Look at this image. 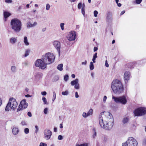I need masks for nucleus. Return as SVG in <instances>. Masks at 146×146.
<instances>
[{
  "instance_id": "f257e3e1",
  "label": "nucleus",
  "mask_w": 146,
  "mask_h": 146,
  "mask_svg": "<svg viewBox=\"0 0 146 146\" xmlns=\"http://www.w3.org/2000/svg\"><path fill=\"white\" fill-rule=\"evenodd\" d=\"M104 112L100 113L99 116V122L101 127L107 130H110L113 125V119L112 115L108 113V116L105 117Z\"/></svg>"
},
{
  "instance_id": "f03ea898",
  "label": "nucleus",
  "mask_w": 146,
  "mask_h": 146,
  "mask_svg": "<svg viewBox=\"0 0 146 146\" xmlns=\"http://www.w3.org/2000/svg\"><path fill=\"white\" fill-rule=\"evenodd\" d=\"M10 25L12 29L16 33H19L21 30L22 23L19 19L15 18L11 20Z\"/></svg>"
},
{
  "instance_id": "7ed1b4c3",
  "label": "nucleus",
  "mask_w": 146,
  "mask_h": 146,
  "mask_svg": "<svg viewBox=\"0 0 146 146\" xmlns=\"http://www.w3.org/2000/svg\"><path fill=\"white\" fill-rule=\"evenodd\" d=\"M111 88L113 91H123V90L121 82L117 79L113 80L111 83Z\"/></svg>"
},
{
  "instance_id": "20e7f679",
  "label": "nucleus",
  "mask_w": 146,
  "mask_h": 146,
  "mask_svg": "<svg viewBox=\"0 0 146 146\" xmlns=\"http://www.w3.org/2000/svg\"><path fill=\"white\" fill-rule=\"evenodd\" d=\"M55 58V56L51 52L46 53L42 56V59L47 64H50L53 63Z\"/></svg>"
},
{
  "instance_id": "39448f33",
  "label": "nucleus",
  "mask_w": 146,
  "mask_h": 146,
  "mask_svg": "<svg viewBox=\"0 0 146 146\" xmlns=\"http://www.w3.org/2000/svg\"><path fill=\"white\" fill-rule=\"evenodd\" d=\"M17 103L15 99L14 98H10L6 107L5 110L6 111H9L10 109L14 110L17 107Z\"/></svg>"
},
{
  "instance_id": "423d86ee",
  "label": "nucleus",
  "mask_w": 146,
  "mask_h": 146,
  "mask_svg": "<svg viewBox=\"0 0 146 146\" xmlns=\"http://www.w3.org/2000/svg\"><path fill=\"white\" fill-rule=\"evenodd\" d=\"M137 142L135 139L130 137L126 142L122 144V146H137Z\"/></svg>"
},
{
  "instance_id": "0eeeda50",
  "label": "nucleus",
  "mask_w": 146,
  "mask_h": 146,
  "mask_svg": "<svg viewBox=\"0 0 146 146\" xmlns=\"http://www.w3.org/2000/svg\"><path fill=\"white\" fill-rule=\"evenodd\" d=\"M135 116H140L146 114V108L141 107L135 110L134 111Z\"/></svg>"
},
{
  "instance_id": "6e6552de",
  "label": "nucleus",
  "mask_w": 146,
  "mask_h": 146,
  "mask_svg": "<svg viewBox=\"0 0 146 146\" xmlns=\"http://www.w3.org/2000/svg\"><path fill=\"white\" fill-rule=\"evenodd\" d=\"M35 64L36 66L42 69L46 68L47 65L42 59H37L35 62Z\"/></svg>"
},
{
  "instance_id": "1a4fd4ad",
  "label": "nucleus",
  "mask_w": 146,
  "mask_h": 146,
  "mask_svg": "<svg viewBox=\"0 0 146 146\" xmlns=\"http://www.w3.org/2000/svg\"><path fill=\"white\" fill-rule=\"evenodd\" d=\"M112 98L114 99V101L116 103H120L122 104H125L127 102L126 98L124 96L119 97L113 96Z\"/></svg>"
},
{
  "instance_id": "9d476101",
  "label": "nucleus",
  "mask_w": 146,
  "mask_h": 146,
  "mask_svg": "<svg viewBox=\"0 0 146 146\" xmlns=\"http://www.w3.org/2000/svg\"><path fill=\"white\" fill-rule=\"evenodd\" d=\"M76 32L74 31H71L69 32L67 36V39L70 41L75 40L76 38Z\"/></svg>"
},
{
  "instance_id": "9b49d317",
  "label": "nucleus",
  "mask_w": 146,
  "mask_h": 146,
  "mask_svg": "<svg viewBox=\"0 0 146 146\" xmlns=\"http://www.w3.org/2000/svg\"><path fill=\"white\" fill-rule=\"evenodd\" d=\"M44 137L46 140L49 139L52 135V132L48 129H46L44 131Z\"/></svg>"
},
{
  "instance_id": "f8f14e48",
  "label": "nucleus",
  "mask_w": 146,
  "mask_h": 146,
  "mask_svg": "<svg viewBox=\"0 0 146 146\" xmlns=\"http://www.w3.org/2000/svg\"><path fill=\"white\" fill-rule=\"evenodd\" d=\"M53 45L54 47L57 50L59 56H60V42L58 41H55L53 42Z\"/></svg>"
},
{
  "instance_id": "ddd939ff",
  "label": "nucleus",
  "mask_w": 146,
  "mask_h": 146,
  "mask_svg": "<svg viewBox=\"0 0 146 146\" xmlns=\"http://www.w3.org/2000/svg\"><path fill=\"white\" fill-rule=\"evenodd\" d=\"M131 77L130 72L126 71L124 74V79L125 84H127Z\"/></svg>"
},
{
  "instance_id": "4468645a",
  "label": "nucleus",
  "mask_w": 146,
  "mask_h": 146,
  "mask_svg": "<svg viewBox=\"0 0 146 146\" xmlns=\"http://www.w3.org/2000/svg\"><path fill=\"white\" fill-rule=\"evenodd\" d=\"M78 81V79H76L70 82V84L72 86H74L75 89H78L79 88Z\"/></svg>"
},
{
  "instance_id": "2eb2a0df",
  "label": "nucleus",
  "mask_w": 146,
  "mask_h": 146,
  "mask_svg": "<svg viewBox=\"0 0 146 146\" xmlns=\"http://www.w3.org/2000/svg\"><path fill=\"white\" fill-rule=\"evenodd\" d=\"M113 20V16L111 12H108L106 15V21L110 23L112 22Z\"/></svg>"
},
{
  "instance_id": "dca6fc26",
  "label": "nucleus",
  "mask_w": 146,
  "mask_h": 146,
  "mask_svg": "<svg viewBox=\"0 0 146 146\" xmlns=\"http://www.w3.org/2000/svg\"><path fill=\"white\" fill-rule=\"evenodd\" d=\"M93 110L92 109H90L87 113L84 112L82 113V116L83 117L86 118L88 116L92 115L93 114Z\"/></svg>"
},
{
  "instance_id": "f3484780",
  "label": "nucleus",
  "mask_w": 146,
  "mask_h": 146,
  "mask_svg": "<svg viewBox=\"0 0 146 146\" xmlns=\"http://www.w3.org/2000/svg\"><path fill=\"white\" fill-rule=\"evenodd\" d=\"M34 76L36 81H38L41 78L42 76V74L41 73H40L39 72H37L34 74Z\"/></svg>"
},
{
  "instance_id": "a211bd4d",
  "label": "nucleus",
  "mask_w": 146,
  "mask_h": 146,
  "mask_svg": "<svg viewBox=\"0 0 146 146\" xmlns=\"http://www.w3.org/2000/svg\"><path fill=\"white\" fill-rule=\"evenodd\" d=\"M22 108H24V109L26 108L28 106V104L26 102L25 100H23L21 101L20 105Z\"/></svg>"
},
{
  "instance_id": "6ab92c4d",
  "label": "nucleus",
  "mask_w": 146,
  "mask_h": 146,
  "mask_svg": "<svg viewBox=\"0 0 146 146\" xmlns=\"http://www.w3.org/2000/svg\"><path fill=\"white\" fill-rule=\"evenodd\" d=\"M37 24L36 22H35L33 24L31 23L30 22H28L27 24V28H29L35 26Z\"/></svg>"
},
{
  "instance_id": "aec40b11",
  "label": "nucleus",
  "mask_w": 146,
  "mask_h": 146,
  "mask_svg": "<svg viewBox=\"0 0 146 146\" xmlns=\"http://www.w3.org/2000/svg\"><path fill=\"white\" fill-rule=\"evenodd\" d=\"M17 37H12L9 40L10 42L12 44H15L17 42Z\"/></svg>"
},
{
  "instance_id": "412c9836",
  "label": "nucleus",
  "mask_w": 146,
  "mask_h": 146,
  "mask_svg": "<svg viewBox=\"0 0 146 146\" xmlns=\"http://www.w3.org/2000/svg\"><path fill=\"white\" fill-rule=\"evenodd\" d=\"M12 132L14 135H16L17 134L19 133V129L17 127H14L12 129Z\"/></svg>"
},
{
  "instance_id": "4be33fe9",
  "label": "nucleus",
  "mask_w": 146,
  "mask_h": 146,
  "mask_svg": "<svg viewBox=\"0 0 146 146\" xmlns=\"http://www.w3.org/2000/svg\"><path fill=\"white\" fill-rule=\"evenodd\" d=\"M11 15V14L8 12L5 11L3 13V16L5 19V21H6V19Z\"/></svg>"
},
{
  "instance_id": "5701e85b",
  "label": "nucleus",
  "mask_w": 146,
  "mask_h": 146,
  "mask_svg": "<svg viewBox=\"0 0 146 146\" xmlns=\"http://www.w3.org/2000/svg\"><path fill=\"white\" fill-rule=\"evenodd\" d=\"M24 42L26 46H28L29 44V43L28 41L27 37L26 36H24Z\"/></svg>"
},
{
  "instance_id": "b1692460",
  "label": "nucleus",
  "mask_w": 146,
  "mask_h": 146,
  "mask_svg": "<svg viewBox=\"0 0 146 146\" xmlns=\"http://www.w3.org/2000/svg\"><path fill=\"white\" fill-rule=\"evenodd\" d=\"M97 54V53H95L93 56L92 60L93 61V62L94 63H95L96 62V59L98 57Z\"/></svg>"
},
{
  "instance_id": "393cba45",
  "label": "nucleus",
  "mask_w": 146,
  "mask_h": 146,
  "mask_svg": "<svg viewBox=\"0 0 146 146\" xmlns=\"http://www.w3.org/2000/svg\"><path fill=\"white\" fill-rule=\"evenodd\" d=\"M12 72L13 73H15L17 71L16 67L15 66H12L11 67V69Z\"/></svg>"
},
{
  "instance_id": "a878e982",
  "label": "nucleus",
  "mask_w": 146,
  "mask_h": 146,
  "mask_svg": "<svg viewBox=\"0 0 146 146\" xmlns=\"http://www.w3.org/2000/svg\"><path fill=\"white\" fill-rule=\"evenodd\" d=\"M63 64H60L58 65L57 68L58 70L61 71L63 70Z\"/></svg>"
},
{
  "instance_id": "bb28decb",
  "label": "nucleus",
  "mask_w": 146,
  "mask_h": 146,
  "mask_svg": "<svg viewBox=\"0 0 146 146\" xmlns=\"http://www.w3.org/2000/svg\"><path fill=\"white\" fill-rule=\"evenodd\" d=\"M30 52L29 49H28L26 50L25 52V54L24 56V57H26L29 55V53Z\"/></svg>"
},
{
  "instance_id": "cd10ccee",
  "label": "nucleus",
  "mask_w": 146,
  "mask_h": 146,
  "mask_svg": "<svg viewBox=\"0 0 146 146\" xmlns=\"http://www.w3.org/2000/svg\"><path fill=\"white\" fill-rule=\"evenodd\" d=\"M93 62H91L90 64V69L91 70H92L94 68V66L93 64Z\"/></svg>"
},
{
  "instance_id": "c85d7f7f",
  "label": "nucleus",
  "mask_w": 146,
  "mask_h": 146,
  "mask_svg": "<svg viewBox=\"0 0 146 146\" xmlns=\"http://www.w3.org/2000/svg\"><path fill=\"white\" fill-rule=\"evenodd\" d=\"M129 121V118L127 117H124L122 121L123 123L125 124L128 122Z\"/></svg>"
},
{
  "instance_id": "c756f323",
  "label": "nucleus",
  "mask_w": 146,
  "mask_h": 146,
  "mask_svg": "<svg viewBox=\"0 0 146 146\" xmlns=\"http://www.w3.org/2000/svg\"><path fill=\"white\" fill-rule=\"evenodd\" d=\"M142 1V0H135L134 1L133 3L137 4H139L141 3Z\"/></svg>"
},
{
  "instance_id": "7c9ffc66",
  "label": "nucleus",
  "mask_w": 146,
  "mask_h": 146,
  "mask_svg": "<svg viewBox=\"0 0 146 146\" xmlns=\"http://www.w3.org/2000/svg\"><path fill=\"white\" fill-rule=\"evenodd\" d=\"M88 144L87 143H84L80 145L78 144H76V146H88Z\"/></svg>"
},
{
  "instance_id": "2f4dec72",
  "label": "nucleus",
  "mask_w": 146,
  "mask_h": 146,
  "mask_svg": "<svg viewBox=\"0 0 146 146\" xmlns=\"http://www.w3.org/2000/svg\"><path fill=\"white\" fill-rule=\"evenodd\" d=\"M68 77L69 76L68 74L65 75L64 76V80L66 82L67 81L68 79Z\"/></svg>"
},
{
  "instance_id": "473e14b6",
  "label": "nucleus",
  "mask_w": 146,
  "mask_h": 146,
  "mask_svg": "<svg viewBox=\"0 0 146 146\" xmlns=\"http://www.w3.org/2000/svg\"><path fill=\"white\" fill-rule=\"evenodd\" d=\"M64 23H61L60 24V26L62 31H63L64 30Z\"/></svg>"
},
{
  "instance_id": "72a5a7b5",
  "label": "nucleus",
  "mask_w": 146,
  "mask_h": 146,
  "mask_svg": "<svg viewBox=\"0 0 146 146\" xmlns=\"http://www.w3.org/2000/svg\"><path fill=\"white\" fill-rule=\"evenodd\" d=\"M50 7V5L48 3H47L46 5V10H48Z\"/></svg>"
},
{
  "instance_id": "f704fd0d",
  "label": "nucleus",
  "mask_w": 146,
  "mask_h": 146,
  "mask_svg": "<svg viewBox=\"0 0 146 146\" xmlns=\"http://www.w3.org/2000/svg\"><path fill=\"white\" fill-rule=\"evenodd\" d=\"M29 129L28 128H25L24 129V132L25 134H27L29 132Z\"/></svg>"
},
{
  "instance_id": "c9c22d12",
  "label": "nucleus",
  "mask_w": 146,
  "mask_h": 146,
  "mask_svg": "<svg viewBox=\"0 0 146 146\" xmlns=\"http://www.w3.org/2000/svg\"><path fill=\"white\" fill-rule=\"evenodd\" d=\"M93 130L94 133V134L93 135V137L94 138L96 135V132L95 129H93Z\"/></svg>"
},
{
  "instance_id": "e433bc0d",
  "label": "nucleus",
  "mask_w": 146,
  "mask_h": 146,
  "mask_svg": "<svg viewBox=\"0 0 146 146\" xmlns=\"http://www.w3.org/2000/svg\"><path fill=\"white\" fill-rule=\"evenodd\" d=\"M42 100L43 101L44 104H47V102L46 98L44 97H43L42 98Z\"/></svg>"
},
{
  "instance_id": "4c0bfd02",
  "label": "nucleus",
  "mask_w": 146,
  "mask_h": 146,
  "mask_svg": "<svg viewBox=\"0 0 146 146\" xmlns=\"http://www.w3.org/2000/svg\"><path fill=\"white\" fill-rule=\"evenodd\" d=\"M35 128L36 129L35 131V133L36 134L38 131L39 128H38V126L36 125L35 126Z\"/></svg>"
},
{
  "instance_id": "58836bf2",
  "label": "nucleus",
  "mask_w": 146,
  "mask_h": 146,
  "mask_svg": "<svg viewBox=\"0 0 146 146\" xmlns=\"http://www.w3.org/2000/svg\"><path fill=\"white\" fill-rule=\"evenodd\" d=\"M22 109H24V108H22V107L20 106V105H19V107L17 109V112H19V111H20L21 110H22Z\"/></svg>"
},
{
  "instance_id": "ea45409f",
  "label": "nucleus",
  "mask_w": 146,
  "mask_h": 146,
  "mask_svg": "<svg viewBox=\"0 0 146 146\" xmlns=\"http://www.w3.org/2000/svg\"><path fill=\"white\" fill-rule=\"evenodd\" d=\"M94 16L95 17H96L97 16V15L98 14V12L97 11L95 10L94 12Z\"/></svg>"
},
{
  "instance_id": "a19ab883",
  "label": "nucleus",
  "mask_w": 146,
  "mask_h": 146,
  "mask_svg": "<svg viewBox=\"0 0 146 146\" xmlns=\"http://www.w3.org/2000/svg\"><path fill=\"white\" fill-rule=\"evenodd\" d=\"M56 98V93H55L54 92H53V98L52 99V101L53 102H54L55 100V99Z\"/></svg>"
},
{
  "instance_id": "79ce46f5",
  "label": "nucleus",
  "mask_w": 146,
  "mask_h": 146,
  "mask_svg": "<svg viewBox=\"0 0 146 146\" xmlns=\"http://www.w3.org/2000/svg\"><path fill=\"white\" fill-rule=\"evenodd\" d=\"M82 6V4L81 3H79L78 5V9H80L81 8Z\"/></svg>"
},
{
  "instance_id": "37998d69",
  "label": "nucleus",
  "mask_w": 146,
  "mask_h": 146,
  "mask_svg": "<svg viewBox=\"0 0 146 146\" xmlns=\"http://www.w3.org/2000/svg\"><path fill=\"white\" fill-rule=\"evenodd\" d=\"M62 94L63 95H67L68 94V92H62Z\"/></svg>"
},
{
  "instance_id": "c03bdc74",
  "label": "nucleus",
  "mask_w": 146,
  "mask_h": 146,
  "mask_svg": "<svg viewBox=\"0 0 146 146\" xmlns=\"http://www.w3.org/2000/svg\"><path fill=\"white\" fill-rule=\"evenodd\" d=\"M87 61L86 60H85L84 62H82L81 63L82 65H86L87 64Z\"/></svg>"
},
{
  "instance_id": "a18cd8bd",
  "label": "nucleus",
  "mask_w": 146,
  "mask_h": 146,
  "mask_svg": "<svg viewBox=\"0 0 146 146\" xmlns=\"http://www.w3.org/2000/svg\"><path fill=\"white\" fill-rule=\"evenodd\" d=\"M58 140H61L63 139V137L61 135H59L58 136Z\"/></svg>"
},
{
  "instance_id": "49530a36",
  "label": "nucleus",
  "mask_w": 146,
  "mask_h": 146,
  "mask_svg": "<svg viewBox=\"0 0 146 146\" xmlns=\"http://www.w3.org/2000/svg\"><path fill=\"white\" fill-rule=\"evenodd\" d=\"M48 109L47 108H45L44 109V113L45 114H47V113Z\"/></svg>"
},
{
  "instance_id": "de8ad7c7",
  "label": "nucleus",
  "mask_w": 146,
  "mask_h": 146,
  "mask_svg": "<svg viewBox=\"0 0 146 146\" xmlns=\"http://www.w3.org/2000/svg\"><path fill=\"white\" fill-rule=\"evenodd\" d=\"M105 66L107 67H108L109 66V65L108 63V61L107 60H106L105 61Z\"/></svg>"
},
{
  "instance_id": "09e8293b",
  "label": "nucleus",
  "mask_w": 146,
  "mask_h": 146,
  "mask_svg": "<svg viewBox=\"0 0 146 146\" xmlns=\"http://www.w3.org/2000/svg\"><path fill=\"white\" fill-rule=\"evenodd\" d=\"M5 2L8 3H11L12 2V0H5Z\"/></svg>"
},
{
  "instance_id": "8fccbe9b",
  "label": "nucleus",
  "mask_w": 146,
  "mask_h": 146,
  "mask_svg": "<svg viewBox=\"0 0 146 146\" xmlns=\"http://www.w3.org/2000/svg\"><path fill=\"white\" fill-rule=\"evenodd\" d=\"M75 96L76 98H78L79 97V96L77 92H76L75 93Z\"/></svg>"
},
{
  "instance_id": "3c124183",
  "label": "nucleus",
  "mask_w": 146,
  "mask_h": 146,
  "mask_svg": "<svg viewBox=\"0 0 146 146\" xmlns=\"http://www.w3.org/2000/svg\"><path fill=\"white\" fill-rule=\"evenodd\" d=\"M21 123L22 124V125H27L25 121H22L21 122Z\"/></svg>"
},
{
  "instance_id": "603ef678",
  "label": "nucleus",
  "mask_w": 146,
  "mask_h": 146,
  "mask_svg": "<svg viewBox=\"0 0 146 146\" xmlns=\"http://www.w3.org/2000/svg\"><path fill=\"white\" fill-rule=\"evenodd\" d=\"M107 99V97L106 96H104L103 98V102H105Z\"/></svg>"
},
{
  "instance_id": "864d4df0",
  "label": "nucleus",
  "mask_w": 146,
  "mask_h": 146,
  "mask_svg": "<svg viewBox=\"0 0 146 146\" xmlns=\"http://www.w3.org/2000/svg\"><path fill=\"white\" fill-rule=\"evenodd\" d=\"M132 126V127L133 128V129H135L136 127L135 124H133Z\"/></svg>"
},
{
  "instance_id": "5fc2aeb1",
  "label": "nucleus",
  "mask_w": 146,
  "mask_h": 146,
  "mask_svg": "<svg viewBox=\"0 0 146 146\" xmlns=\"http://www.w3.org/2000/svg\"><path fill=\"white\" fill-rule=\"evenodd\" d=\"M98 49V48L96 47H94V52H96V51H97Z\"/></svg>"
},
{
  "instance_id": "6e6d98bb",
  "label": "nucleus",
  "mask_w": 146,
  "mask_h": 146,
  "mask_svg": "<svg viewBox=\"0 0 146 146\" xmlns=\"http://www.w3.org/2000/svg\"><path fill=\"white\" fill-rule=\"evenodd\" d=\"M46 94V92H41V94L43 96H45Z\"/></svg>"
},
{
  "instance_id": "4d7b16f0",
  "label": "nucleus",
  "mask_w": 146,
  "mask_h": 146,
  "mask_svg": "<svg viewBox=\"0 0 146 146\" xmlns=\"http://www.w3.org/2000/svg\"><path fill=\"white\" fill-rule=\"evenodd\" d=\"M27 115L29 117H31L32 116L31 113L30 112H28L27 113Z\"/></svg>"
},
{
  "instance_id": "13d9d810",
  "label": "nucleus",
  "mask_w": 146,
  "mask_h": 146,
  "mask_svg": "<svg viewBox=\"0 0 146 146\" xmlns=\"http://www.w3.org/2000/svg\"><path fill=\"white\" fill-rule=\"evenodd\" d=\"M39 146H44V143L41 142L40 143Z\"/></svg>"
},
{
  "instance_id": "bf43d9fd",
  "label": "nucleus",
  "mask_w": 146,
  "mask_h": 146,
  "mask_svg": "<svg viewBox=\"0 0 146 146\" xmlns=\"http://www.w3.org/2000/svg\"><path fill=\"white\" fill-rule=\"evenodd\" d=\"M125 11H122L120 13V15H123L125 13Z\"/></svg>"
},
{
  "instance_id": "052dcab7",
  "label": "nucleus",
  "mask_w": 146,
  "mask_h": 146,
  "mask_svg": "<svg viewBox=\"0 0 146 146\" xmlns=\"http://www.w3.org/2000/svg\"><path fill=\"white\" fill-rule=\"evenodd\" d=\"M82 13L84 16L85 15V11H81Z\"/></svg>"
},
{
  "instance_id": "680f3d73",
  "label": "nucleus",
  "mask_w": 146,
  "mask_h": 146,
  "mask_svg": "<svg viewBox=\"0 0 146 146\" xmlns=\"http://www.w3.org/2000/svg\"><path fill=\"white\" fill-rule=\"evenodd\" d=\"M31 96H32L31 95H30L29 94L26 95L25 96L26 97H31Z\"/></svg>"
},
{
  "instance_id": "e2e57ef3",
  "label": "nucleus",
  "mask_w": 146,
  "mask_h": 146,
  "mask_svg": "<svg viewBox=\"0 0 146 146\" xmlns=\"http://www.w3.org/2000/svg\"><path fill=\"white\" fill-rule=\"evenodd\" d=\"M117 5L119 7H120L121 6V4L120 3H117Z\"/></svg>"
},
{
  "instance_id": "0e129e2a",
  "label": "nucleus",
  "mask_w": 146,
  "mask_h": 146,
  "mask_svg": "<svg viewBox=\"0 0 146 146\" xmlns=\"http://www.w3.org/2000/svg\"><path fill=\"white\" fill-rule=\"evenodd\" d=\"M71 77L73 78H75V75L74 74H72V75H71Z\"/></svg>"
},
{
  "instance_id": "69168bd1",
  "label": "nucleus",
  "mask_w": 146,
  "mask_h": 146,
  "mask_svg": "<svg viewBox=\"0 0 146 146\" xmlns=\"http://www.w3.org/2000/svg\"><path fill=\"white\" fill-rule=\"evenodd\" d=\"M46 28H43V29H42V31L43 32H44V31L46 30Z\"/></svg>"
},
{
  "instance_id": "338daca9",
  "label": "nucleus",
  "mask_w": 146,
  "mask_h": 146,
  "mask_svg": "<svg viewBox=\"0 0 146 146\" xmlns=\"http://www.w3.org/2000/svg\"><path fill=\"white\" fill-rule=\"evenodd\" d=\"M60 128H63V125L62 124V123H61L60 125Z\"/></svg>"
},
{
  "instance_id": "774afa93",
  "label": "nucleus",
  "mask_w": 146,
  "mask_h": 146,
  "mask_svg": "<svg viewBox=\"0 0 146 146\" xmlns=\"http://www.w3.org/2000/svg\"><path fill=\"white\" fill-rule=\"evenodd\" d=\"M54 132H56L57 131V128L56 127H54Z\"/></svg>"
}]
</instances>
